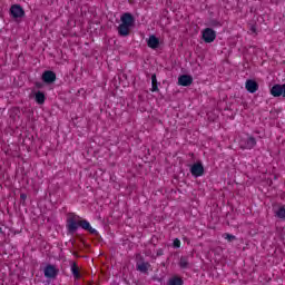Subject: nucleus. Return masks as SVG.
I'll return each instance as SVG.
<instances>
[{"label": "nucleus", "instance_id": "7ed1b4c3", "mask_svg": "<svg viewBox=\"0 0 285 285\" xmlns=\"http://www.w3.org/2000/svg\"><path fill=\"white\" fill-rule=\"evenodd\" d=\"M217 37V33H215V30L210 29V28H206L203 31V39L205 41V43H213V41H215Z\"/></svg>", "mask_w": 285, "mask_h": 285}, {"label": "nucleus", "instance_id": "2eb2a0df", "mask_svg": "<svg viewBox=\"0 0 285 285\" xmlns=\"http://www.w3.org/2000/svg\"><path fill=\"white\" fill-rule=\"evenodd\" d=\"M168 285H184V281H181L179 277H173L169 279Z\"/></svg>", "mask_w": 285, "mask_h": 285}, {"label": "nucleus", "instance_id": "1a4fd4ad", "mask_svg": "<svg viewBox=\"0 0 285 285\" xmlns=\"http://www.w3.org/2000/svg\"><path fill=\"white\" fill-rule=\"evenodd\" d=\"M79 226L82 227L83 230H89L91 235H97V229L92 228L88 220H79Z\"/></svg>", "mask_w": 285, "mask_h": 285}, {"label": "nucleus", "instance_id": "4be33fe9", "mask_svg": "<svg viewBox=\"0 0 285 285\" xmlns=\"http://www.w3.org/2000/svg\"><path fill=\"white\" fill-rule=\"evenodd\" d=\"M20 198L22 199V202H26V199H28V196L26 194H21Z\"/></svg>", "mask_w": 285, "mask_h": 285}, {"label": "nucleus", "instance_id": "ddd939ff", "mask_svg": "<svg viewBox=\"0 0 285 285\" xmlns=\"http://www.w3.org/2000/svg\"><path fill=\"white\" fill-rule=\"evenodd\" d=\"M71 273H72L75 279H80L81 278V274L79 273V267H77L76 263L71 264Z\"/></svg>", "mask_w": 285, "mask_h": 285}, {"label": "nucleus", "instance_id": "a211bd4d", "mask_svg": "<svg viewBox=\"0 0 285 285\" xmlns=\"http://www.w3.org/2000/svg\"><path fill=\"white\" fill-rule=\"evenodd\" d=\"M181 246V242L179 240V238H176L174 240V248H179Z\"/></svg>", "mask_w": 285, "mask_h": 285}, {"label": "nucleus", "instance_id": "412c9836", "mask_svg": "<svg viewBox=\"0 0 285 285\" xmlns=\"http://www.w3.org/2000/svg\"><path fill=\"white\" fill-rule=\"evenodd\" d=\"M159 90V87L157 85H151V92H157Z\"/></svg>", "mask_w": 285, "mask_h": 285}, {"label": "nucleus", "instance_id": "f3484780", "mask_svg": "<svg viewBox=\"0 0 285 285\" xmlns=\"http://www.w3.org/2000/svg\"><path fill=\"white\" fill-rule=\"evenodd\" d=\"M276 217H279V219H285V208L282 207L276 212Z\"/></svg>", "mask_w": 285, "mask_h": 285}, {"label": "nucleus", "instance_id": "6ab92c4d", "mask_svg": "<svg viewBox=\"0 0 285 285\" xmlns=\"http://www.w3.org/2000/svg\"><path fill=\"white\" fill-rule=\"evenodd\" d=\"M151 86H157V76L156 75L151 76Z\"/></svg>", "mask_w": 285, "mask_h": 285}, {"label": "nucleus", "instance_id": "f03ea898", "mask_svg": "<svg viewBox=\"0 0 285 285\" xmlns=\"http://www.w3.org/2000/svg\"><path fill=\"white\" fill-rule=\"evenodd\" d=\"M45 277L47 279H55L59 275V269L55 265H47L43 269Z\"/></svg>", "mask_w": 285, "mask_h": 285}, {"label": "nucleus", "instance_id": "dca6fc26", "mask_svg": "<svg viewBox=\"0 0 285 285\" xmlns=\"http://www.w3.org/2000/svg\"><path fill=\"white\" fill-rule=\"evenodd\" d=\"M149 264L148 263H140L137 265L138 271H140V273H146V271H148L149 268Z\"/></svg>", "mask_w": 285, "mask_h": 285}, {"label": "nucleus", "instance_id": "f8f14e48", "mask_svg": "<svg viewBox=\"0 0 285 285\" xmlns=\"http://www.w3.org/2000/svg\"><path fill=\"white\" fill-rule=\"evenodd\" d=\"M257 141L255 140V138L249 137L247 138V141L245 145H243V148H247L248 150H250L252 148H255Z\"/></svg>", "mask_w": 285, "mask_h": 285}, {"label": "nucleus", "instance_id": "6e6552de", "mask_svg": "<svg viewBox=\"0 0 285 285\" xmlns=\"http://www.w3.org/2000/svg\"><path fill=\"white\" fill-rule=\"evenodd\" d=\"M193 83V77L183 75L178 77V86H190Z\"/></svg>", "mask_w": 285, "mask_h": 285}, {"label": "nucleus", "instance_id": "9d476101", "mask_svg": "<svg viewBox=\"0 0 285 285\" xmlns=\"http://www.w3.org/2000/svg\"><path fill=\"white\" fill-rule=\"evenodd\" d=\"M245 88L246 90L253 94V92H257V89L259 88V86L255 82V80H247L245 83Z\"/></svg>", "mask_w": 285, "mask_h": 285}, {"label": "nucleus", "instance_id": "b1692460", "mask_svg": "<svg viewBox=\"0 0 285 285\" xmlns=\"http://www.w3.org/2000/svg\"><path fill=\"white\" fill-rule=\"evenodd\" d=\"M1 233H3V229H1V227H0V235H1Z\"/></svg>", "mask_w": 285, "mask_h": 285}, {"label": "nucleus", "instance_id": "20e7f679", "mask_svg": "<svg viewBox=\"0 0 285 285\" xmlns=\"http://www.w3.org/2000/svg\"><path fill=\"white\" fill-rule=\"evenodd\" d=\"M193 177H202L204 175V166L200 163H196L190 167Z\"/></svg>", "mask_w": 285, "mask_h": 285}, {"label": "nucleus", "instance_id": "39448f33", "mask_svg": "<svg viewBox=\"0 0 285 285\" xmlns=\"http://www.w3.org/2000/svg\"><path fill=\"white\" fill-rule=\"evenodd\" d=\"M10 12L14 19H21V17H23V14H26L23 11V8H21V6H19V4L12 6L10 9Z\"/></svg>", "mask_w": 285, "mask_h": 285}, {"label": "nucleus", "instance_id": "f257e3e1", "mask_svg": "<svg viewBox=\"0 0 285 285\" xmlns=\"http://www.w3.org/2000/svg\"><path fill=\"white\" fill-rule=\"evenodd\" d=\"M121 23L118 27L120 37H128L130 35V28L135 26V18L130 13H124L120 17Z\"/></svg>", "mask_w": 285, "mask_h": 285}, {"label": "nucleus", "instance_id": "0eeeda50", "mask_svg": "<svg viewBox=\"0 0 285 285\" xmlns=\"http://www.w3.org/2000/svg\"><path fill=\"white\" fill-rule=\"evenodd\" d=\"M57 80V75L53 71H45L42 73V81L45 83H53Z\"/></svg>", "mask_w": 285, "mask_h": 285}, {"label": "nucleus", "instance_id": "4468645a", "mask_svg": "<svg viewBox=\"0 0 285 285\" xmlns=\"http://www.w3.org/2000/svg\"><path fill=\"white\" fill-rule=\"evenodd\" d=\"M36 101H37V104H45L46 102V95H43V92H41V91H38L37 94H36Z\"/></svg>", "mask_w": 285, "mask_h": 285}, {"label": "nucleus", "instance_id": "aec40b11", "mask_svg": "<svg viewBox=\"0 0 285 285\" xmlns=\"http://www.w3.org/2000/svg\"><path fill=\"white\" fill-rule=\"evenodd\" d=\"M224 237H225V239H228V242L235 239V236L230 235V234H225Z\"/></svg>", "mask_w": 285, "mask_h": 285}, {"label": "nucleus", "instance_id": "9b49d317", "mask_svg": "<svg viewBox=\"0 0 285 285\" xmlns=\"http://www.w3.org/2000/svg\"><path fill=\"white\" fill-rule=\"evenodd\" d=\"M68 230H70V233H75V230H77V228H79V222L75 220V219H70L68 222Z\"/></svg>", "mask_w": 285, "mask_h": 285}, {"label": "nucleus", "instance_id": "423d86ee", "mask_svg": "<svg viewBox=\"0 0 285 285\" xmlns=\"http://www.w3.org/2000/svg\"><path fill=\"white\" fill-rule=\"evenodd\" d=\"M159 38H157L155 35L149 36L147 39V46L148 48H151V50H157L159 48Z\"/></svg>", "mask_w": 285, "mask_h": 285}, {"label": "nucleus", "instance_id": "5701e85b", "mask_svg": "<svg viewBox=\"0 0 285 285\" xmlns=\"http://www.w3.org/2000/svg\"><path fill=\"white\" fill-rule=\"evenodd\" d=\"M180 266H186V263H184V261L180 262Z\"/></svg>", "mask_w": 285, "mask_h": 285}]
</instances>
